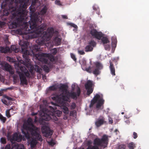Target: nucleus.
<instances>
[{"label":"nucleus","mask_w":149,"mask_h":149,"mask_svg":"<svg viewBox=\"0 0 149 149\" xmlns=\"http://www.w3.org/2000/svg\"><path fill=\"white\" fill-rule=\"evenodd\" d=\"M74 111H71L70 113V114L71 116H73L74 115Z\"/></svg>","instance_id":"63"},{"label":"nucleus","mask_w":149,"mask_h":149,"mask_svg":"<svg viewBox=\"0 0 149 149\" xmlns=\"http://www.w3.org/2000/svg\"><path fill=\"white\" fill-rule=\"evenodd\" d=\"M62 17L64 19H67L68 18L67 16L66 15H62Z\"/></svg>","instance_id":"58"},{"label":"nucleus","mask_w":149,"mask_h":149,"mask_svg":"<svg viewBox=\"0 0 149 149\" xmlns=\"http://www.w3.org/2000/svg\"><path fill=\"white\" fill-rule=\"evenodd\" d=\"M94 104H93V103H92L91 102V104L90 105V106H89V107L90 108H91L92 107L93 105H94Z\"/></svg>","instance_id":"62"},{"label":"nucleus","mask_w":149,"mask_h":149,"mask_svg":"<svg viewBox=\"0 0 149 149\" xmlns=\"http://www.w3.org/2000/svg\"><path fill=\"white\" fill-rule=\"evenodd\" d=\"M104 118L102 116L98 118L95 122V125L97 127H99L103 124L105 122Z\"/></svg>","instance_id":"18"},{"label":"nucleus","mask_w":149,"mask_h":149,"mask_svg":"<svg viewBox=\"0 0 149 149\" xmlns=\"http://www.w3.org/2000/svg\"><path fill=\"white\" fill-rule=\"evenodd\" d=\"M43 69L47 73H48L49 71V69L48 67L46 65H44L43 66Z\"/></svg>","instance_id":"35"},{"label":"nucleus","mask_w":149,"mask_h":149,"mask_svg":"<svg viewBox=\"0 0 149 149\" xmlns=\"http://www.w3.org/2000/svg\"><path fill=\"white\" fill-rule=\"evenodd\" d=\"M76 104L74 102L72 103L70 106V108L71 109H75L76 107Z\"/></svg>","instance_id":"43"},{"label":"nucleus","mask_w":149,"mask_h":149,"mask_svg":"<svg viewBox=\"0 0 149 149\" xmlns=\"http://www.w3.org/2000/svg\"><path fill=\"white\" fill-rule=\"evenodd\" d=\"M113 120L112 118L109 117V124H112L113 123Z\"/></svg>","instance_id":"53"},{"label":"nucleus","mask_w":149,"mask_h":149,"mask_svg":"<svg viewBox=\"0 0 149 149\" xmlns=\"http://www.w3.org/2000/svg\"><path fill=\"white\" fill-rule=\"evenodd\" d=\"M109 63L110 65L109 68L110 70L111 73L113 76H115L116 75L115 73V68L113 64L111 61H109Z\"/></svg>","instance_id":"20"},{"label":"nucleus","mask_w":149,"mask_h":149,"mask_svg":"<svg viewBox=\"0 0 149 149\" xmlns=\"http://www.w3.org/2000/svg\"><path fill=\"white\" fill-rule=\"evenodd\" d=\"M101 41L102 43L104 45L109 42V41L108 39L106 37H103L102 38H101Z\"/></svg>","instance_id":"29"},{"label":"nucleus","mask_w":149,"mask_h":149,"mask_svg":"<svg viewBox=\"0 0 149 149\" xmlns=\"http://www.w3.org/2000/svg\"><path fill=\"white\" fill-rule=\"evenodd\" d=\"M91 102L92 103H93V104H95L96 102H97L93 100V99L91 100Z\"/></svg>","instance_id":"60"},{"label":"nucleus","mask_w":149,"mask_h":149,"mask_svg":"<svg viewBox=\"0 0 149 149\" xmlns=\"http://www.w3.org/2000/svg\"><path fill=\"white\" fill-rule=\"evenodd\" d=\"M34 137L35 139H32L31 141H30V146L31 149L34 148L35 147V146H36V145L37 143V140H38L37 139H36L35 137ZM38 141H40L39 140H38Z\"/></svg>","instance_id":"21"},{"label":"nucleus","mask_w":149,"mask_h":149,"mask_svg":"<svg viewBox=\"0 0 149 149\" xmlns=\"http://www.w3.org/2000/svg\"><path fill=\"white\" fill-rule=\"evenodd\" d=\"M100 70H99V69L96 68L94 70H93V73L96 76L97 75H99L101 72L100 71Z\"/></svg>","instance_id":"30"},{"label":"nucleus","mask_w":149,"mask_h":149,"mask_svg":"<svg viewBox=\"0 0 149 149\" xmlns=\"http://www.w3.org/2000/svg\"><path fill=\"white\" fill-rule=\"evenodd\" d=\"M1 101L3 103L6 105H8L9 104L7 101L5 100H2Z\"/></svg>","instance_id":"50"},{"label":"nucleus","mask_w":149,"mask_h":149,"mask_svg":"<svg viewBox=\"0 0 149 149\" xmlns=\"http://www.w3.org/2000/svg\"><path fill=\"white\" fill-rule=\"evenodd\" d=\"M111 136L104 134L101 139L96 138L93 141L94 146H89L86 149H99L98 146L105 148L107 147L109 142V138Z\"/></svg>","instance_id":"5"},{"label":"nucleus","mask_w":149,"mask_h":149,"mask_svg":"<svg viewBox=\"0 0 149 149\" xmlns=\"http://www.w3.org/2000/svg\"><path fill=\"white\" fill-rule=\"evenodd\" d=\"M57 89V87H56L55 85H54L51 86H50L49 88V89L51 91H55Z\"/></svg>","instance_id":"40"},{"label":"nucleus","mask_w":149,"mask_h":149,"mask_svg":"<svg viewBox=\"0 0 149 149\" xmlns=\"http://www.w3.org/2000/svg\"><path fill=\"white\" fill-rule=\"evenodd\" d=\"M96 42L93 40H91L89 41L88 45L86 46L85 48V50L86 52H92L93 49V48L96 45Z\"/></svg>","instance_id":"15"},{"label":"nucleus","mask_w":149,"mask_h":149,"mask_svg":"<svg viewBox=\"0 0 149 149\" xmlns=\"http://www.w3.org/2000/svg\"><path fill=\"white\" fill-rule=\"evenodd\" d=\"M117 43H112V45L113 47L115 48L116 46Z\"/></svg>","instance_id":"59"},{"label":"nucleus","mask_w":149,"mask_h":149,"mask_svg":"<svg viewBox=\"0 0 149 149\" xmlns=\"http://www.w3.org/2000/svg\"><path fill=\"white\" fill-rule=\"evenodd\" d=\"M5 24V22L0 21V27L2 28L4 26Z\"/></svg>","instance_id":"49"},{"label":"nucleus","mask_w":149,"mask_h":149,"mask_svg":"<svg viewBox=\"0 0 149 149\" xmlns=\"http://www.w3.org/2000/svg\"><path fill=\"white\" fill-rule=\"evenodd\" d=\"M62 111L64 113L68 114L69 113V111L68 108L66 106H63L62 108Z\"/></svg>","instance_id":"32"},{"label":"nucleus","mask_w":149,"mask_h":149,"mask_svg":"<svg viewBox=\"0 0 149 149\" xmlns=\"http://www.w3.org/2000/svg\"><path fill=\"white\" fill-rule=\"evenodd\" d=\"M4 98L8 100H10V101H13V98L10 97L6 95H5L4 96Z\"/></svg>","instance_id":"45"},{"label":"nucleus","mask_w":149,"mask_h":149,"mask_svg":"<svg viewBox=\"0 0 149 149\" xmlns=\"http://www.w3.org/2000/svg\"><path fill=\"white\" fill-rule=\"evenodd\" d=\"M11 49L15 51L16 49V47L15 45H13L11 47Z\"/></svg>","instance_id":"57"},{"label":"nucleus","mask_w":149,"mask_h":149,"mask_svg":"<svg viewBox=\"0 0 149 149\" xmlns=\"http://www.w3.org/2000/svg\"><path fill=\"white\" fill-rule=\"evenodd\" d=\"M125 122L128 124H129L130 122L129 120H125Z\"/></svg>","instance_id":"61"},{"label":"nucleus","mask_w":149,"mask_h":149,"mask_svg":"<svg viewBox=\"0 0 149 149\" xmlns=\"http://www.w3.org/2000/svg\"><path fill=\"white\" fill-rule=\"evenodd\" d=\"M90 33L92 36L95 38L100 40L101 38L102 37L103 34L101 32H98L95 29H92L90 31Z\"/></svg>","instance_id":"13"},{"label":"nucleus","mask_w":149,"mask_h":149,"mask_svg":"<svg viewBox=\"0 0 149 149\" xmlns=\"http://www.w3.org/2000/svg\"><path fill=\"white\" fill-rule=\"evenodd\" d=\"M19 45L21 47L22 52L23 53V57L25 59L28 58V55H29V52L27 49L29 43L27 41H20L19 43Z\"/></svg>","instance_id":"11"},{"label":"nucleus","mask_w":149,"mask_h":149,"mask_svg":"<svg viewBox=\"0 0 149 149\" xmlns=\"http://www.w3.org/2000/svg\"><path fill=\"white\" fill-rule=\"evenodd\" d=\"M55 3L58 6H61L62 4L61 3L60 1L59 0H56L55 1Z\"/></svg>","instance_id":"47"},{"label":"nucleus","mask_w":149,"mask_h":149,"mask_svg":"<svg viewBox=\"0 0 149 149\" xmlns=\"http://www.w3.org/2000/svg\"><path fill=\"white\" fill-rule=\"evenodd\" d=\"M36 57L39 61L45 64H47L48 63L47 59L45 57H48L51 62H54L55 61L54 56L51 54L40 53L36 55Z\"/></svg>","instance_id":"10"},{"label":"nucleus","mask_w":149,"mask_h":149,"mask_svg":"<svg viewBox=\"0 0 149 149\" xmlns=\"http://www.w3.org/2000/svg\"><path fill=\"white\" fill-rule=\"evenodd\" d=\"M69 24L71 26L74 27L75 29H77L78 28L77 26V25H75V24H74L70 23Z\"/></svg>","instance_id":"46"},{"label":"nucleus","mask_w":149,"mask_h":149,"mask_svg":"<svg viewBox=\"0 0 149 149\" xmlns=\"http://www.w3.org/2000/svg\"><path fill=\"white\" fill-rule=\"evenodd\" d=\"M102 98V97H101L98 94H97L93 97V99L96 101H98L99 100Z\"/></svg>","instance_id":"31"},{"label":"nucleus","mask_w":149,"mask_h":149,"mask_svg":"<svg viewBox=\"0 0 149 149\" xmlns=\"http://www.w3.org/2000/svg\"><path fill=\"white\" fill-rule=\"evenodd\" d=\"M10 50L9 47L0 46V52L2 53H6L9 52Z\"/></svg>","instance_id":"22"},{"label":"nucleus","mask_w":149,"mask_h":149,"mask_svg":"<svg viewBox=\"0 0 149 149\" xmlns=\"http://www.w3.org/2000/svg\"><path fill=\"white\" fill-rule=\"evenodd\" d=\"M28 123L29 125L31 126H29L27 125L24 124L22 129V132L26 138L29 139L30 138L29 132L31 135L35 137V138L40 141H42V139L41 135L38 132V128L35 127L31 121H28Z\"/></svg>","instance_id":"4"},{"label":"nucleus","mask_w":149,"mask_h":149,"mask_svg":"<svg viewBox=\"0 0 149 149\" xmlns=\"http://www.w3.org/2000/svg\"><path fill=\"white\" fill-rule=\"evenodd\" d=\"M5 149H10V144L6 145L5 148Z\"/></svg>","instance_id":"56"},{"label":"nucleus","mask_w":149,"mask_h":149,"mask_svg":"<svg viewBox=\"0 0 149 149\" xmlns=\"http://www.w3.org/2000/svg\"><path fill=\"white\" fill-rule=\"evenodd\" d=\"M47 8L46 6H44L43 8L41 10L40 13L41 14V15L40 14V13H38V15H39L41 17L42 16H42L43 15L45 14L47 11Z\"/></svg>","instance_id":"26"},{"label":"nucleus","mask_w":149,"mask_h":149,"mask_svg":"<svg viewBox=\"0 0 149 149\" xmlns=\"http://www.w3.org/2000/svg\"><path fill=\"white\" fill-rule=\"evenodd\" d=\"M93 67H89L88 68H86V70L88 72L90 73L93 72Z\"/></svg>","instance_id":"36"},{"label":"nucleus","mask_w":149,"mask_h":149,"mask_svg":"<svg viewBox=\"0 0 149 149\" xmlns=\"http://www.w3.org/2000/svg\"><path fill=\"white\" fill-rule=\"evenodd\" d=\"M128 147L129 149H134L136 147L135 144L133 142H130L128 144Z\"/></svg>","instance_id":"28"},{"label":"nucleus","mask_w":149,"mask_h":149,"mask_svg":"<svg viewBox=\"0 0 149 149\" xmlns=\"http://www.w3.org/2000/svg\"><path fill=\"white\" fill-rule=\"evenodd\" d=\"M0 120L3 123H4L5 122L6 119V117H3L2 114H0Z\"/></svg>","instance_id":"39"},{"label":"nucleus","mask_w":149,"mask_h":149,"mask_svg":"<svg viewBox=\"0 0 149 149\" xmlns=\"http://www.w3.org/2000/svg\"><path fill=\"white\" fill-rule=\"evenodd\" d=\"M12 149H24V146L22 144L15 145L12 147Z\"/></svg>","instance_id":"24"},{"label":"nucleus","mask_w":149,"mask_h":149,"mask_svg":"<svg viewBox=\"0 0 149 149\" xmlns=\"http://www.w3.org/2000/svg\"><path fill=\"white\" fill-rule=\"evenodd\" d=\"M61 39L56 36L54 38V41L56 46L60 45L61 44Z\"/></svg>","instance_id":"23"},{"label":"nucleus","mask_w":149,"mask_h":149,"mask_svg":"<svg viewBox=\"0 0 149 149\" xmlns=\"http://www.w3.org/2000/svg\"><path fill=\"white\" fill-rule=\"evenodd\" d=\"M93 9L94 10H97V11H99V8L98 7H96L95 6H93Z\"/></svg>","instance_id":"52"},{"label":"nucleus","mask_w":149,"mask_h":149,"mask_svg":"<svg viewBox=\"0 0 149 149\" xmlns=\"http://www.w3.org/2000/svg\"><path fill=\"white\" fill-rule=\"evenodd\" d=\"M3 67L4 69L6 71L8 72L10 74H14V71L13 68L8 63H5L3 65Z\"/></svg>","instance_id":"17"},{"label":"nucleus","mask_w":149,"mask_h":149,"mask_svg":"<svg viewBox=\"0 0 149 149\" xmlns=\"http://www.w3.org/2000/svg\"><path fill=\"white\" fill-rule=\"evenodd\" d=\"M59 98H61V96H57L56 97H52V98L53 100H58L59 102L61 103V100H60V99Z\"/></svg>","instance_id":"37"},{"label":"nucleus","mask_w":149,"mask_h":149,"mask_svg":"<svg viewBox=\"0 0 149 149\" xmlns=\"http://www.w3.org/2000/svg\"><path fill=\"white\" fill-rule=\"evenodd\" d=\"M37 114V113H32V116H35V115H36Z\"/></svg>","instance_id":"64"},{"label":"nucleus","mask_w":149,"mask_h":149,"mask_svg":"<svg viewBox=\"0 0 149 149\" xmlns=\"http://www.w3.org/2000/svg\"><path fill=\"white\" fill-rule=\"evenodd\" d=\"M42 19L40 22H39L38 20H37L35 24V26L33 28V27H31L30 22L29 23V25L31 30L28 29L27 32L23 36L24 39L27 40L30 39L36 38L40 35L41 36L43 35V31L46 29V25L45 24H42L39 25L42 23Z\"/></svg>","instance_id":"2"},{"label":"nucleus","mask_w":149,"mask_h":149,"mask_svg":"<svg viewBox=\"0 0 149 149\" xmlns=\"http://www.w3.org/2000/svg\"><path fill=\"white\" fill-rule=\"evenodd\" d=\"M68 88V86L67 85L61 84H60V86L59 87V89L62 91L63 92H66L67 91V88Z\"/></svg>","instance_id":"25"},{"label":"nucleus","mask_w":149,"mask_h":149,"mask_svg":"<svg viewBox=\"0 0 149 149\" xmlns=\"http://www.w3.org/2000/svg\"><path fill=\"white\" fill-rule=\"evenodd\" d=\"M47 32L44 31L43 35L41 36V38H39L36 40V42L38 45H42L44 43L45 41L49 40L53 36L54 32V30L52 27L49 28L47 29Z\"/></svg>","instance_id":"6"},{"label":"nucleus","mask_w":149,"mask_h":149,"mask_svg":"<svg viewBox=\"0 0 149 149\" xmlns=\"http://www.w3.org/2000/svg\"><path fill=\"white\" fill-rule=\"evenodd\" d=\"M29 3V0H5V1L1 4L3 11L1 17L2 20H6L7 18L6 17L10 13L14 17H16V19L12 22L9 25V28H16L21 24L24 23L26 31L23 33V36L27 32L29 26L28 22H25L27 20L26 10Z\"/></svg>","instance_id":"1"},{"label":"nucleus","mask_w":149,"mask_h":149,"mask_svg":"<svg viewBox=\"0 0 149 149\" xmlns=\"http://www.w3.org/2000/svg\"><path fill=\"white\" fill-rule=\"evenodd\" d=\"M48 108L51 110L49 111L46 108H43L41 114V119L42 120L49 121L53 120L57 121L58 120L57 117H60L62 113L61 111L58 110H55L57 109L56 107L54 108L51 106H49Z\"/></svg>","instance_id":"3"},{"label":"nucleus","mask_w":149,"mask_h":149,"mask_svg":"<svg viewBox=\"0 0 149 149\" xmlns=\"http://www.w3.org/2000/svg\"><path fill=\"white\" fill-rule=\"evenodd\" d=\"M50 51L51 53V54L52 55H54L57 53V49L56 48H54L50 50Z\"/></svg>","instance_id":"34"},{"label":"nucleus","mask_w":149,"mask_h":149,"mask_svg":"<svg viewBox=\"0 0 149 149\" xmlns=\"http://www.w3.org/2000/svg\"><path fill=\"white\" fill-rule=\"evenodd\" d=\"M92 82L90 80L87 81L85 84V86L86 89L87 90V94L89 95L93 92V89L92 88Z\"/></svg>","instance_id":"14"},{"label":"nucleus","mask_w":149,"mask_h":149,"mask_svg":"<svg viewBox=\"0 0 149 149\" xmlns=\"http://www.w3.org/2000/svg\"><path fill=\"white\" fill-rule=\"evenodd\" d=\"M104 45L105 50L108 51L110 50V45L106 44Z\"/></svg>","instance_id":"41"},{"label":"nucleus","mask_w":149,"mask_h":149,"mask_svg":"<svg viewBox=\"0 0 149 149\" xmlns=\"http://www.w3.org/2000/svg\"><path fill=\"white\" fill-rule=\"evenodd\" d=\"M22 136L21 134H18L17 133H14L10 138V140L11 142L17 141L19 142L22 141Z\"/></svg>","instance_id":"16"},{"label":"nucleus","mask_w":149,"mask_h":149,"mask_svg":"<svg viewBox=\"0 0 149 149\" xmlns=\"http://www.w3.org/2000/svg\"><path fill=\"white\" fill-rule=\"evenodd\" d=\"M133 138L134 139H136L138 136L136 132H133Z\"/></svg>","instance_id":"54"},{"label":"nucleus","mask_w":149,"mask_h":149,"mask_svg":"<svg viewBox=\"0 0 149 149\" xmlns=\"http://www.w3.org/2000/svg\"><path fill=\"white\" fill-rule=\"evenodd\" d=\"M1 143L3 144H5L6 143V139L3 137H2L1 139Z\"/></svg>","instance_id":"42"},{"label":"nucleus","mask_w":149,"mask_h":149,"mask_svg":"<svg viewBox=\"0 0 149 149\" xmlns=\"http://www.w3.org/2000/svg\"><path fill=\"white\" fill-rule=\"evenodd\" d=\"M81 91L79 87H78L76 90V92H68L66 93L65 95H63V93L62 95L61 96L60 100H61V102L63 101H66L69 102L70 101V97H71L73 99L76 100L77 97H79ZM60 99V98H59Z\"/></svg>","instance_id":"7"},{"label":"nucleus","mask_w":149,"mask_h":149,"mask_svg":"<svg viewBox=\"0 0 149 149\" xmlns=\"http://www.w3.org/2000/svg\"><path fill=\"white\" fill-rule=\"evenodd\" d=\"M126 146L125 144H120L118 145L116 149H125Z\"/></svg>","instance_id":"33"},{"label":"nucleus","mask_w":149,"mask_h":149,"mask_svg":"<svg viewBox=\"0 0 149 149\" xmlns=\"http://www.w3.org/2000/svg\"><path fill=\"white\" fill-rule=\"evenodd\" d=\"M117 40L116 38H112V43H117Z\"/></svg>","instance_id":"48"},{"label":"nucleus","mask_w":149,"mask_h":149,"mask_svg":"<svg viewBox=\"0 0 149 149\" xmlns=\"http://www.w3.org/2000/svg\"><path fill=\"white\" fill-rule=\"evenodd\" d=\"M71 58L75 62L76 61L77 58L75 57V55L73 54H71Z\"/></svg>","instance_id":"44"},{"label":"nucleus","mask_w":149,"mask_h":149,"mask_svg":"<svg viewBox=\"0 0 149 149\" xmlns=\"http://www.w3.org/2000/svg\"><path fill=\"white\" fill-rule=\"evenodd\" d=\"M104 100L102 98H101L99 100L96 105V108L97 110L101 109H103V107L101 108L102 105L104 104Z\"/></svg>","instance_id":"19"},{"label":"nucleus","mask_w":149,"mask_h":149,"mask_svg":"<svg viewBox=\"0 0 149 149\" xmlns=\"http://www.w3.org/2000/svg\"><path fill=\"white\" fill-rule=\"evenodd\" d=\"M42 131L44 136L49 138H50L51 137L53 134L52 131L50 130L49 127L46 126L43 127Z\"/></svg>","instance_id":"12"},{"label":"nucleus","mask_w":149,"mask_h":149,"mask_svg":"<svg viewBox=\"0 0 149 149\" xmlns=\"http://www.w3.org/2000/svg\"><path fill=\"white\" fill-rule=\"evenodd\" d=\"M78 53L80 55H83L85 54V53L84 51L82 50H79L78 51Z\"/></svg>","instance_id":"51"},{"label":"nucleus","mask_w":149,"mask_h":149,"mask_svg":"<svg viewBox=\"0 0 149 149\" xmlns=\"http://www.w3.org/2000/svg\"><path fill=\"white\" fill-rule=\"evenodd\" d=\"M95 65L96 68L101 70L103 68V66L102 65L100 62H97L95 63Z\"/></svg>","instance_id":"27"},{"label":"nucleus","mask_w":149,"mask_h":149,"mask_svg":"<svg viewBox=\"0 0 149 149\" xmlns=\"http://www.w3.org/2000/svg\"><path fill=\"white\" fill-rule=\"evenodd\" d=\"M30 12V15L31 17L30 21H29V23L30 22L31 27H35V24L36 21L37 20H38V22H40L42 20V17H41L39 15H37V13H35V9L33 6H30L29 7Z\"/></svg>","instance_id":"9"},{"label":"nucleus","mask_w":149,"mask_h":149,"mask_svg":"<svg viewBox=\"0 0 149 149\" xmlns=\"http://www.w3.org/2000/svg\"><path fill=\"white\" fill-rule=\"evenodd\" d=\"M20 70L21 71L17 70L16 72L19 76L21 83L22 84L27 85V81L26 77H29L30 76L29 73L25 67H20Z\"/></svg>","instance_id":"8"},{"label":"nucleus","mask_w":149,"mask_h":149,"mask_svg":"<svg viewBox=\"0 0 149 149\" xmlns=\"http://www.w3.org/2000/svg\"><path fill=\"white\" fill-rule=\"evenodd\" d=\"M48 143L49 145L52 146H53L55 144L52 141L48 142Z\"/></svg>","instance_id":"55"},{"label":"nucleus","mask_w":149,"mask_h":149,"mask_svg":"<svg viewBox=\"0 0 149 149\" xmlns=\"http://www.w3.org/2000/svg\"><path fill=\"white\" fill-rule=\"evenodd\" d=\"M13 109L11 108L10 109L7 110L6 112V116L8 118H10L11 117V115L10 114V111L11 109Z\"/></svg>","instance_id":"38"}]
</instances>
